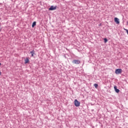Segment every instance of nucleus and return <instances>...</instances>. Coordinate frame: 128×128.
I'll list each match as a JSON object with an SVG mask.
<instances>
[{
	"label": "nucleus",
	"instance_id": "nucleus-5",
	"mask_svg": "<svg viewBox=\"0 0 128 128\" xmlns=\"http://www.w3.org/2000/svg\"><path fill=\"white\" fill-rule=\"evenodd\" d=\"M114 22L117 24H120V19L118 18H114Z\"/></svg>",
	"mask_w": 128,
	"mask_h": 128
},
{
	"label": "nucleus",
	"instance_id": "nucleus-10",
	"mask_svg": "<svg viewBox=\"0 0 128 128\" xmlns=\"http://www.w3.org/2000/svg\"><path fill=\"white\" fill-rule=\"evenodd\" d=\"M94 86L96 88H98V84H94Z\"/></svg>",
	"mask_w": 128,
	"mask_h": 128
},
{
	"label": "nucleus",
	"instance_id": "nucleus-9",
	"mask_svg": "<svg viewBox=\"0 0 128 128\" xmlns=\"http://www.w3.org/2000/svg\"><path fill=\"white\" fill-rule=\"evenodd\" d=\"M30 54H32V56H34V50H32L30 52Z\"/></svg>",
	"mask_w": 128,
	"mask_h": 128
},
{
	"label": "nucleus",
	"instance_id": "nucleus-2",
	"mask_svg": "<svg viewBox=\"0 0 128 128\" xmlns=\"http://www.w3.org/2000/svg\"><path fill=\"white\" fill-rule=\"evenodd\" d=\"M122 70L120 68H118L115 71V74H122Z\"/></svg>",
	"mask_w": 128,
	"mask_h": 128
},
{
	"label": "nucleus",
	"instance_id": "nucleus-12",
	"mask_svg": "<svg viewBox=\"0 0 128 128\" xmlns=\"http://www.w3.org/2000/svg\"><path fill=\"white\" fill-rule=\"evenodd\" d=\"M124 30L126 31V32H127V34H128V29H126L124 28Z\"/></svg>",
	"mask_w": 128,
	"mask_h": 128
},
{
	"label": "nucleus",
	"instance_id": "nucleus-6",
	"mask_svg": "<svg viewBox=\"0 0 128 128\" xmlns=\"http://www.w3.org/2000/svg\"><path fill=\"white\" fill-rule=\"evenodd\" d=\"M114 90L116 92H117L118 94V92H120V90L118 89L116 86H114Z\"/></svg>",
	"mask_w": 128,
	"mask_h": 128
},
{
	"label": "nucleus",
	"instance_id": "nucleus-14",
	"mask_svg": "<svg viewBox=\"0 0 128 128\" xmlns=\"http://www.w3.org/2000/svg\"><path fill=\"white\" fill-rule=\"evenodd\" d=\"M2 66V63H0V66Z\"/></svg>",
	"mask_w": 128,
	"mask_h": 128
},
{
	"label": "nucleus",
	"instance_id": "nucleus-15",
	"mask_svg": "<svg viewBox=\"0 0 128 128\" xmlns=\"http://www.w3.org/2000/svg\"><path fill=\"white\" fill-rule=\"evenodd\" d=\"M0 30H2V29L0 28Z\"/></svg>",
	"mask_w": 128,
	"mask_h": 128
},
{
	"label": "nucleus",
	"instance_id": "nucleus-13",
	"mask_svg": "<svg viewBox=\"0 0 128 128\" xmlns=\"http://www.w3.org/2000/svg\"><path fill=\"white\" fill-rule=\"evenodd\" d=\"M0 76H2V72H0Z\"/></svg>",
	"mask_w": 128,
	"mask_h": 128
},
{
	"label": "nucleus",
	"instance_id": "nucleus-7",
	"mask_svg": "<svg viewBox=\"0 0 128 128\" xmlns=\"http://www.w3.org/2000/svg\"><path fill=\"white\" fill-rule=\"evenodd\" d=\"M30 62V60L28 59V58H26L24 60V64H28V62Z\"/></svg>",
	"mask_w": 128,
	"mask_h": 128
},
{
	"label": "nucleus",
	"instance_id": "nucleus-8",
	"mask_svg": "<svg viewBox=\"0 0 128 128\" xmlns=\"http://www.w3.org/2000/svg\"><path fill=\"white\" fill-rule=\"evenodd\" d=\"M36 26V22H33V23L32 24V28H34V26Z\"/></svg>",
	"mask_w": 128,
	"mask_h": 128
},
{
	"label": "nucleus",
	"instance_id": "nucleus-1",
	"mask_svg": "<svg viewBox=\"0 0 128 128\" xmlns=\"http://www.w3.org/2000/svg\"><path fill=\"white\" fill-rule=\"evenodd\" d=\"M74 104L75 106H80V102H78V100L76 99L74 101Z\"/></svg>",
	"mask_w": 128,
	"mask_h": 128
},
{
	"label": "nucleus",
	"instance_id": "nucleus-3",
	"mask_svg": "<svg viewBox=\"0 0 128 128\" xmlns=\"http://www.w3.org/2000/svg\"><path fill=\"white\" fill-rule=\"evenodd\" d=\"M72 64H80V60H74L72 61Z\"/></svg>",
	"mask_w": 128,
	"mask_h": 128
},
{
	"label": "nucleus",
	"instance_id": "nucleus-11",
	"mask_svg": "<svg viewBox=\"0 0 128 128\" xmlns=\"http://www.w3.org/2000/svg\"><path fill=\"white\" fill-rule=\"evenodd\" d=\"M104 42H105V44L108 42V39H106V38H104Z\"/></svg>",
	"mask_w": 128,
	"mask_h": 128
},
{
	"label": "nucleus",
	"instance_id": "nucleus-4",
	"mask_svg": "<svg viewBox=\"0 0 128 128\" xmlns=\"http://www.w3.org/2000/svg\"><path fill=\"white\" fill-rule=\"evenodd\" d=\"M56 10V6H52L49 8V10Z\"/></svg>",
	"mask_w": 128,
	"mask_h": 128
}]
</instances>
